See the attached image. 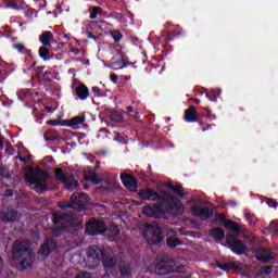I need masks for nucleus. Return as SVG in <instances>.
<instances>
[{
  "instance_id": "obj_1",
  "label": "nucleus",
  "mask_w": 278,
  "mask_h": 278,
  "mask_svg": "<svg viewBox=\"0 0 278 278\" xmlns=\"http://www.w3.org/2000/svg\"><path fill=\"white\" fill-rule=\"evenodd\" d=\"M139 199L142 201H162L163 210H167L165 213L170 216H181L186 208L179 198L172 195L170 193H164L161 195L154 189H141L138 192Z\"/></svg>"
},
{
  "instance_id": "obj_2",
  "label": "nucleus",
  "mask_w": 278,
  "mask_h": 278,
  "mask_svg": "<svg viewBox=\"0 0 278 278\" xmlns=\"http://www.w3.org/2000/svg\"><path fill=\"white\" fill-rule=\"evenodd\" d=\"M11 254L17 270H29L34 266L36 253L27 241L16 240L12 244Z\"/></svg>"
},
{
  "instance_id": "obj_3",
  "label": "nucleus",
  "mask_w": 278,
  "mask_h": 278,
  "mask_svg": "<svg viewBox=\"0 0 278 278\" xmlns=\"http://www.w3.org/2000/svg\"><path fill=\"white\" fill-rule=\"evenodd\" d=\"M101 263L105 270H111L118 264V258L111 255L110 252L101 250L98 245H90L87 251V268L94 270Z\"/></svg>"
},
{
  "instance_id": "obj_4",
  "label": "nucleus",
  "mask_w": 278,
  "mask_h": 278,
  "mask_svg": "<svg viewBox=\"0 0 278 278\" xmlns=\"http://www.w3.org/2000/svg\"><path fill=\"white\" fill-rule=\"evenodd\" d=\"M143 228V238L149 242V244H161L164 240V230L157 222L146 223Z\"/></svg>"
},
{
  "instance_id": "obj_5",
  "label": "nucleus",
  "mask_w": 278,
  "mask_h": 278,
  "mask_svg": "<svg viewBox=\"0 0 278 278\" xmlns=\"http://www.w3.org/2000/svg\"><path fill=\"white\" fill-rule=\"evenodd\" d=\"M26 181L30 186H35L37 190H47V179H49V175L42 168L30 167L26 173Z\"/></svg>"
},
{
  "instance_id": "obj_6",
  "label": "nucleus",
  "mask_w": 278,
  "mask_h": 278,
  "mask_svg": "<svg viewBox=\"0 0 278 278\" xmlns=\"http://www.w3.org/2000/svg\"><path fill=\"white\" fill-rule=\"evenodd\" d=\"M156 201V204H146L141 210V214L149 218H166V211H164L162 200Z\"/></svg>"
},
{
  "instance_id": "obj_7",
  "label": "nucleus",
  "mask_w": 278,
  "mask_h": 278,
  "mask_svg": "<svg viewBox=\"0 0 278 278\" xmlns=\"http://www.w3.org/2000/svg\"><path fill=\"white\" fill-rule=\"evenodd\" d=\"M154 271L160 277H164V275L179 273V267H175L169 261L161 260L157 264H155Z\"/></svg>"
},
{
  "instance_id": "obj_8",
  "label": "nucleus",
  "mask_w": 278,
  "mask_h": 278,
  "mask_svg": "<svg viewBox=\"0 0 278 278\" xmlns=\"http://www.w3.org/2000/svg\"><path fill=\"white\" fill-rule=\"evenodd\" d=\"M129 56L125 55L123 51H118V56H113L111 59V65L110 68L112 71H123V68H127L129 66Z\"/></svg>"
},
{
  "instance_id": "obj_9",
  "label": "nucleus",
  "mask_w": 278,
  "mask_h": 278,
  "mask_svg": "<svg viewBox=\"0 0 278 278\" xmlns=\"http://www.w3.org/2000/svg\"><path fill=\"white\" fill-rule=\"evenodd\" d=\"M58 251V241L53 238H48L41 244L38 253L42 257H49L51 253H55Z\"/></svg>"
},
{
  "instance_id": "obj_10",
  "label": "nucleus",
  "mask_w": 278,
  "mask_h": 278,
  "mask_svg": "<svg viewBox=\"0 0 278 278\" xmlns=\"http://www.w3.org/2000/svg\"><path fill=\"white\" fill-rule=\"evenodd\" d=\"M86 231L89 236H101V233L108 231V226L103 220H93L86 226Z\"/></svg>"
},
{
  "instance_id": "obj_11",
  "label": "nucleus",
  "mask_w": 278,
  "mask_h": 278,
  "mask_svg": "<svg viewBox=\"0 0 278 278\" xmlns=\"http://www.w3.org/2000/svg\"><path fill=\"white\" fill-rule=\"evenodd\" d=\"M277 254L270 251V249L258 248L255 250V258L257 262H263V264H268V262L275 260Z\"/></svg>"
},
{
  "instance_id": "obj_12",
  "label": "nucleus",
  "mask_w": 278,
  "mask_h": 278,
  "mask_svg": "<svg viewBox=\"0 0 278 278\" xmlns=\"http://www.w3.org/2000/svg\"><path fill=\"white\" fill-rule=\"evenodd\" d=\"M71 201L73 202L74 205H77L78 207H76V210H78V212H81V210H84V207H86V203H88V201H90V195H88V193L86 192H74L71 195Z\"/></svg>"
},
{
  "instance_id": "obj_13",
  "label": "nucleus",
  "mask_w": 278,
  "mask_h": 278,
  "mask_svg": "<svg viewBox=\"0 0 278 278\" xmlns=\"http://www.w3.org/2000/svg\"><path fill=\"white\" fill-rule=\"evenodd\" d=\"M18 218V211L8 207L2 211H0V220L2 223H16V219Z\"/></svg>"
},
{
  "instance_id": "obj_14",
  "label": "nucleus",
  "mask_w": 278,
  "mask_h": 278,
  "mask_svg": "<svg viewBox=\"0 0 278 278\" xmlns=\"http://www.w3.org/2000/svg\"><path fill=\"white\" fill-rule=\"evenodd\" d=\"M191 214L197 218H203V220H207V218H212L214 216V211L210 210L207 206H191Z\"/></svg>"
},
{
  "instance_id": "obj_15",
  "label": "nucleus",
  "mask_w": 278,
  "mask_h": 278,
  "mask_svg": "<svg viewBox=\"0 0 278 278\" xmlns=\"http://www.w3.org/2000/svg\"><path fill=\"white\" fill-rule=\"evenodd\" d=\"M122 184L129 190L130 192H137L138 191V180H136V177L129 174H122L121 175Z\"/></svg>"
},
{
  "instance_id": "obj_16",
  "label": "nucleus",
  "mask_w": 278,
  "mask_h": 278,
  "mask_svg": "<svg viewBox=\"0 0 278 278\" xmlns=\"http://www.w3.org/2000/svg\"><path fill=\"white\" fill-rule=\"evenodd\" d=\"M229 249L235 255H247V253H249V248L247 247L244 241H242L240 239L232 242V244L229 247Z\"/></svg>"
},
{
  "instance_id": "obj_17",
  "label": "nucleus",
  "mask_w": 278,
  "mask_h": 278,
  "mask_svg": "<svg viewBox=\"0 0 278 278\" xmlns=\"http://www.w3.org/2000/svg\"><path fill=\"white\" fill-rule=\"evenodd\" d=\"M39 41L43 47H51V45H58V41L53 39V33L46 30L39 36Z\"/></svg>"
},
{
  "instance_id": "obj_18",
  "label": "nucleus",
  "mask_w": 278,
  "mask_h": 278,
  "mask_svg": "<svg viewBox=\"0 0 278 278\" xmlns=\"http://www.w3.org/2000/svg\"><path fill=\"white\" fill-rule=\"evenodd\" d=\"M166 186L176 197H179L180 199L186 197V190L181 187V184L176 182V185H173V182H167Z\"/></svg>"
},
{
  "instance_id": "obj_19",
  "label": "nucleus",
  "mask_w": 278,
  "mask_h": 278,
  "mask_svg": "<svg viewBox=\"0 0 278 278\" xmlns=\"http://www.w3.org/2000/svg\"><path fill=\"white\" fill-rule=\"evenodd\" d=\"M184 121L186 123H197V108L194 105H190L185 110Z\"/></svg>"
},
{
  "instance_id": "obj_20",
  "label": "nucleus",
  "mask_w": 278,
  "mask_h": 278,
  "mask_svg": "<svg viewBox=\"0 0 278 278\" xmlns=\"http://www.w3.org/2000/svg\"><path fill=\"white\" fill-rule=\"evenodd\" d=\"M208 236L215 239V242H223L225 240V230L220 227H215L210 230Z\"/></svg>"
},
{
  "instance_id": "obj_21",
  "label": "nucleus",
  "mask_w": 278,
  "mask_h": 278,
  "mask_svg": "<svg viewBox=\"0 0 278 278\" xmlns=\"http://www.w3.org/2000/svg\"><path fill=\"white\" fill-rule=\"evenodd\" d=\"M51 218L54 225H60V223H63L64 220H71L72 215L64 212H55L52 214Z\"/></svg>"
},
{
  "instance_id": "obj_22",
  "label": "nucleus",
  "mask_w": 278,
  "mask_h": 278,
  "mask_svg": "<svg viewBox=\"0 0 278 278\" xmlns=\"http://www.w3.org/2000/svg\"><path fill=\"white\" fill-rule=\"evenodd\" d=\"M76 94L80 101H86L90 97V90L84 84H80L76 87Z\"/></svg>"
},
{
  "instance_id": "obj_23",
  "label": "nucleus",
  "mask_w": 278,
  "mask_h": 278,
  "mask_svg": "<svg viewBox=\"0 0 278 278\" xmlns=\"http://www.w3.org/2000/svg\"><path fill=\"white\" fill-rule=\"evenodd\" d=\"M65 189L70 190V192H73V190H77L79 188V181L75 179V176H70L65 178L63 181Z\"/></svg>"
},
{
  "instance_id": "obj_24",
  "label": "nucleus",
  "mask_w": 278,
  "mask_h": 278,
  "mask_svg": "<svg viewBox=\"0 0 278 278\" xmlns=\"http://www.w3.org/2000/svg\"><path fill=\"white\" fill-rule=\"evenodd\" d=\"M86 122V116L79 115L74 116L71 119H65V127H77V125H83Z\"/></svg>"
},
{
  "instance_id": "obj_25",
  "label": "nucleus",
  "mask_w": 278,
  "mask_h": 278,
  "mask_svg": "<svg viewBox=\"0 0 278 278\" xmlns=\"http://www.w3.org/2000/svg\"><path fill=\"white\" fill-rule=\"evenodd\" d=\"M225 229H229L230 231H233V233H242V226H240V224L228 219V222H226L225 224Z\"/></svg>"
},
{
  "instance_id": "obj_26",
  "label": "nucleus",
  "mask_w": 278,
  "mask_h": 278,
  "mask_svg": "<svg viewBox=\"0 0 278 278\" xmlns=\"http://www.w3.org/2000/svg\"><path fill=\"white\" fill-rule=\"evenodd\" d=\"M110 119L113 121V123H123L125 121V117L123 116V113L117 110H112L110 113Z\"/></svg>"
},
{
  "instance_id": "obj_27",
  "label": "nucleus",
  "mask_w": 278,
  "mask_h": 278,
  "mask_svg": "<svg viewBox=\"0 0 278 278\" xmlns=\"http://www.w3.org/2000/svg\"><path fill=\"white\" fill-rule=\"evenodd\" d=\"M65 231H66V226L61 225V226L52 228L51 235L53 236V238H60V236H64Z\"/></svg>"
},
{
  "instance_id": "obj_28",
  "label": "nucleus",
  "mask_w": 278,
  "mask_h": 278,
  "mask_svg": "<svg viewBox=\"0 0 278 278\" xmlns=\"http://www.w3.org/2000/svg\"><path fill=\"white\" fill-rule=\"evenodd\" d=\"M47 47L48 46H41L38 50L39 58H41V60H45V62H47V60H50L49 55L51 53V51Z\"/></svg>"
},
{
  "instance_id": "obj_29",
  "label": "nucleus",
  "mask_w": 278,
  "mask_h": 278,
  "mask_svg": "<svg viewBox=\"0 0 278 278\" xmlns=\"http://www.w3.org/2000/svg\"><path fill=\"white\" fill-rule=\"evenodd\" d=\"M166 244L169 249H176V247H181V241L177 238L169 237L166 240Z\"/></svg>"
},
{
  "instance_id": "obj_30",
  "label": "nucleus",
  "mask_w": 278,
  "mask_h": 278,
  "mask_svg": "<svg viewBox=\"0 0 278 278\" xmlns=\"http://www.w3.org/2000/svg\"><path fill=\"white\" fill-rule=\"evenodd\" d=\"M54 176H55V179H58V181H62L63 184L68 178V176H66V174H64V169H62V168H56L54 170Z\"/></svg>"
},
{
  "instance_id": "obj_31",
  "label": "nucleus",
  "mask_w": 278,
  "mask_h": 278,
  "mask_svg": "<svg viewBox=\"0 0 278 278\" xmlns=\"http://www.w3.org/2000/svg\"><path fill=\"white\" fill-rule=\"evenodd\" d=\"M87 181H92L94 186H99V184H101V178L97 176V173L90 172L87 176Z\"/></svg>"
},
{
  "instance_id": "obj_32",
  "label": "nucleus",
  "mask_w": 278,
  "mask_h": 278,
  "mask_svg": "<svg viewBox=\"0 0 278 278\" xmlns=\"http://www.w3.org/2000/svg\"><path fill=\"white\" fill-rule=\"evenodd\" d=\"M59 207L61 210H77V206L73 204V201L70 200V202H60Z\"/></svg>"
},
{
  "instance_id": "obj_33",
  "label": "nucleus",
  "mask_w": 278,
  "mask_h": 278,
  "mask_svg": "<svg viewBox=\"0 0 278 278\" xmlns=\"http://www.w3.org/2000/svg\"><path fill=\"white\" fill-rule=\"evenodd\" d=\"M111 37L113 38L114 42L118 43L121 40H123V34H121V30L114 29L111 30Z\"/></svg>"
},
{
  "instance_id": "obj_34",
  "label": "nucleus",
  "mask_w": 278,
  "mask_h": 278,
  "mask_svg": "<svg viewBox=\"0 0 278 278\" xmlns=\"http://www.w3.org/2000/svg\"><path fill=\"white\" fill-rule=\"evenodd\" d=\"M101 12H103V9H101V7H92L89 18L91 21H94L97 18V16H99V14H101Z\"/></svg>"
},
{
  "instance_id": "obj_35",
  "label": "nucleus",
  "mask_w": 278,
  "mask_h": 278,
  "mask_svg": "<svg viewBox=\"0 0 278 278\" xmlns=\"http://www.w3.org/2000/svg\"><path fill=\"white\" fill-rule=\"evenodd\" d=\"M0 177L2 179H10V168L5 165H0Z\"/></svg>"
},
{
  "instance_id": "obj_36",
  "label": "nucleus",
  "mask_w": 278,
  "mask_h": 278,
  "mask_svg": "<svg viewBox=\"0 0 278 278\" xmlns=\"http://www.w3.org/2000/svg\"><path fill=\"white\" fill-rule=\"evenodd\" d=\"M119 274L123 277H131V267L129 265H124L119 268Z\"/></svg>"
},
{
  "instance_id": "obj_37",
  "label": "nucleus",
  "mask_w": 278,
  "mask_h": 278,
  "mask_svg": "<svg viewBox=\"0 0 278 278\" xmlns=\"http://www.w3.org/2000/svg\"><path fill=\"white\" fill-rule=\"evenodd\" d=\"M47 124L51 125L52 127H66L65 121L49 119Z\"/></svg>"
},
{
  "instance_id": "obj_38",
  "label": "nucleus",
  "mask_w": 278,
  "mask_h": 278,
  "mask_svg": "<svg viewBox=\"0 0 278 278\" xmlns=\"http://www.w3.org/2000/svg\"><path fill=\"white\" fill-rule=\"evenodd\" d=\"M215 218H216V220H218V223L223 224L224 227H225L226 223L229 222V219H226L225 215H223L222 213H216Z\"/></svg>"
},
{
  "instance_id": "obj_39",
  "label": "nucleus",
  "mask_w": 278,
  "mask_h": 278,
  "mask_svg": "<svg viewBox=\"0 0 278 278\" xmlns=\"http://www.w3.org/2000/svg\"><path fill=\"white\" fill-rule=\"evenodd\" d=\"M229 267L230 270H242V264L238 263V262H229Z\"/></svg>"
},
{
  "instance_id": "obj_40",
  "label": "nucleus",
  "mask_w": 278,
  "mask_h": 278,
  "mask_svg": "<svg viewBox=\"0 0 278 278\" xmlns=\"http://www.w3.org/2000/svg\"><path fill=\"white\" fill-rule=\"evenodd\" d=\"M238 239H236V237L231 233H228L226 236V243L228 244V247L232 245L233 242H237Z\"/></svg>"
},
{
  "instance_id": "obj_41",
  "label": "nucleus",
  "mask_w": 278,
  "mask_h": 278,
  "mask_svg": "<svg viewBox=\"0 0 278 278\" xmlns=\"http://www.w3.org/2000/svg\"><path fill=\"white\" fill-rule=\"evenodd\" d=\"M13 49H16V51H18V53H22V55H23L27 48H25V45H23V43H15V45H13Z\"/></svg>"
},
{
  "instance_id": "obj_42",
  "label": "nucleus",
  "mask_w": 278,
  "mask_h": 278,
  "mask_svg": "<svg viewBox=\"0 0 278 278\" xmlns=\"http://www.w3.org/2000/svg\"><path fill=\"white\" fill-rule=\"evenodd\" d=\"M206 114L203 115L204 118H210L211 121H216V114H212V110L210 108L205 109Z\"/></svg>"
},
{
  "instance_id": "obj_43",
  "label": "nucleus",
  "mask_w": 278,
  "mask_h": 278,
  "mask_svg": "<svg viewBox=\"0 0 278 278\" xmlns=\"http://www.w3.org/2000/svg\"><path fill=\"white\" fill-rule=\"evenodd\" d=\"M43 138H45L46 142H53V141L58 140V137H55L54 135H51L49 132H46L43 135Z\"/></svg>"
},
{
  "instance_id": "obj_44",
  "label": "nucleus",
  "mask_w": 278,
  "mask_h": 278,
  "mask_svg": "<svg viewBox=\"0 0 278 278\" xmlns=\"http://www.w3.org/2000/svg\"><path fill=\"white\" fill-rule=\"evenodd\" d=\"M109 16L111 18H116L117 21H123V18H125V15L123 13H118V12L111 13Z\"/></svg>"
},
{
  "instance_id": "obj_45",
  "label": "nucleus",
  "mask_w": 278,
  "mask_h": 278,
  "mask_svg": "<svg viewBox=\"0 0 278 278\" xmlns=\"http://www.w3.org/2000/svg\"><path fill=\"white\" fill-rule=\"evenodd\" d=\"M217 268H219L220 270H225L226 273H229L230 270L229 262L224 264H217Z\"/></svg>"
},
{
  "instance_id": "obj_46",
  "label": "nucleus",
  "mask_w": 278,
  "mask_h": 278,
  "mask_svg": "<svg viewBox=\"0 0 278 278\" xmlns=\"http://www.w3.org/2000/svg\"><path fill=\"white\" fill-rule=\"evenodd\" d=\"M49 75H51V71H46L43 73V79L47 84H51V81H53V78L49 77Z\"/></svg>"
},
{
  "instance_id": "obj_47",
  "label": "nucleus",
  "mask_w": 278,
  "mask_h": 278,
  "mask_svg": "<svg viewBox=\"0 0 278 278\" xmlns=\"http://www.w3.org/2000/svg\"><path fill=\"white\" fill-rule=\"evenodd\" d=\"M266 203H267V205H268L269 207H274V208H277V207H278V202L275 201L274 199H267Z\"/></svg>"
},
{
  "instance_id": "obj_48",
  "label": "nucleus",
  "mask_w": 278,
  "mask_h": 278,
  "mask_svg": "<svg viewBox=\"0 0 278 278\" xmlns=\"http://www.w3.org/2000/svg\"><path fill=\"white\" fill-rule=\"evenodd\" d=\"M87 38H90L91 40H99V36L92 34V31H90V28H87Z\"/></svg>"
},
{
  "instance_id": "obj_49",
  "label": "nucleus",
  "mask_w": 278,
  "mask_h": 278,
  "mask_svg": "<svg viewBox=\"0 0 278 278\" xmlns=\"http://www.w3.org/2000/svg\"><path fill=\"white\" fill-rule=\"evenodd\" d=\"M200 126L202 127V131H205L207 129H212V124H206L204 122H200Z\"/></svg>"
},
{
  "instance_id": "obj_50",
  "label": "nucleus",
  "mask_w": 278,
  "mask_h": 278,
  "mask_svg": "<svg viewBox=\"0 0 278 278\" xmlns=\"http://www.w3.org/2000/svg\"><path fill=\"white\" fill-rule=\"evenodd\" d=\"M76 278H92V276L90 275V273L86 271L78 274Z\"/></svg>"
},
{
  "instance_id": "obj_51",
  "label": "nucleus",
  "mask_w": 278,
  "mask_h": 278,
  "mask_svg": "<svg viewBox=\"0 0 278 278\" xmlns=\"http://www.w3.org/2000/svg\"><path fill=\"white\" fill-rule=\"evenodd\" d=\"M7 8H11L12 10H18V4L16 2H8Z\"/></svg>"
},
{
  "instance_id": "obj_52",
  "label": "nucleus",
  "mask_w": 278,
  "mask_h": 278,
  "mask_svg": "<svg viewBox=\"0 0 278 278\" xmlns=\"http://www.w3.org/2000/svg\"><path fill=\"white\" fill-rule=\"evenodd\" d=\"M110 80L112 81V84H118V75L116 74L111 75Z\"/></svg>"
},
{
  "instance_id": "obj_53",
  "label": "nucleus",
  "mask_w": 278,
  "mask_h": 278,
  "mask_svg": "<svg viewBox=\"0 0 278 278\" xmlns=\"http://www.w3.org/2000/svg\"><path fill=\"white\" fill-rule=\"evenodd\" d=\"M206 98L210 99L213 103H216L217 101L216 96L214 93L213 94L206 93Z\"/></svg>"
},
{
  "instance_id": "obj_54",
  "label": "nucleus",
  "mask_w": 278,
  "mask_h": 278,
  "mask_svg": "<svg viewBox=\"0 0 278 278\" xmlns=\"http://www.w3.org/2000/svg\"><path fill=\"white\" fill-rule=\"evenodd\" d=\"M54 45H56V48L54 49V51H60V49H64V45H66V43H64V42H56Z\"/></svg>"
},
{
  "instance_id": "obj_55",
  "label": "nucleus",
  "mask_w": 278,
  "mask_h": 278,
  "mask_svg": "<svg viewBox=\"0 0 278 278\" xmlns=\"http://www.w3.org/2000/svg\"><path fill=\"white\" fill-rule=\"evenodd\" d=\"M23 55H28V58H34V52H31V50H28L26 48V50H24V54Z\"/></svg>"
},
{
  "instance_id": "obj_56",
  "label": "nucleus",
  "mask_w": 278,
  "mask_h": 278,
  "mask_svg": "<svg viewBox=\"0 0 278 278\" xmlns=\"http://www.w3.org/2000/svg\"><path fill=\"white\" fill-rule=\"evenodd\" d=\"M264 273L265 275H270V273H273V267L271 266L265 267Z\"/></svg>"
},
{
  "instance_id": "obj_57",
  "label": "nucleus",
  "mask_w": 278,
  "mask_h": 278,
  "mask_svg": "<svg viewBox=\"0 0 278 278\" xmlns=\"http://www.w3.org/2000/svg\"><path fill=\"white\" fill-rule=\"evenodd\" d=\"M91 90L94 94H99L101 92V88L99 87H92Z\"/></svg>"
},
{
  "instance_id": "obj_58",
  "label": "nucleus",
  "mask_w": 278,
  "mask_h": 278,
  "mask_svg": "<svg viewBox=\"0 0 278 278\" xmlns=\"http://www.w3.org/2000/svg\"><path fill=\"white\" fill-rule=\"evenodd\" d=\"M212 92H213V94H214L215 97H220V93L223 92V90L217 89V90H212Z\"/></svg>"
},
{
  "instance_id": "obj_59",
  "label": "nucleus",
  "mask_w": 278,
  "mask_h": 278,
  "mask_svg": "<svg viewBox=\"0 0 278 278\" xmlns=\"http://www.w3.org/2000/svg\"><path fill=\"white\" fill-rule=\"evenodd\" d=\"M17 160H20V162L27 163V157H23V156L18 155Z\"/></svg>"
},
{
  "instance_id": "obj_60",
  "label": "nucleus",
  "mask_w": 278,
  "mask_h": 278,
  "mask_svg": "<svg viewBox=\"0 0 278 278\" xmlns=\"http://www.w3.org/2000/svg\"><path fill=\"white\" fill-rule=\"evenodd\" d=\"M139 179H141V181L147 180V174L139 175Z\"/></svg>"
},
{
  "instance_id": "obj_61",
  "label": "nucleus",
  "mask_w": 278,
  "mask_h": 278,
  "mask_svg": "<svg viewBox=\"0 0 278 278\" xmlns=\"http://www.w3.org/2000/svg\"><path fill=\"white\" fill-rule=\"evenodd\" d=\"M126 111L128 112V114L134 113V106H127Z\"/></svg>"
},
{
  "instance_id": "obj_62",
  "label": "nucleus",
  "mask_w": 278,
  "mask_h": 278,
  "mask_svg": "<svg viewBox=\"0 0 278 278\" xmlns=\"http://www.w3.org/2000/svg\"><path fill=\"white\" fill-rule=\"evenodd\" d=\"M245 219L250 222V225L252 224V222H251V214L247 213L245 214Z\"/></svg>"
},
{
  "instance_id": "obj_63",
  "label": "nucleus",
  "mask_w": 278,
  "mask_h": 278,
  "mask_svg": "<svg viewBox=\"0 0 278 278\" xmlns=\"http://www.w3.org/2000/svg\"><path fill=\"white\" fill-rule=\"evenodd\" d=\"M134 118H135L136 121H138V119L140 118V113L135 112Z\"/></svg>"
},
{
  "instance_id": "obj_64",
  "label": "nucleus",
  "mask_w": 278,
  "mask_h": 278,
  "mask_svg": "<svg viewBox=\"0 0 278 278\" xmlns=\"http://www.w3.org/2000/svg\"><path fill=\"white\" fill-rule=\"evenodd\" d=\"M63 38H64L65 40H71V37H70L68 35H66V34H63Z\"/></svg>"
}]
</instances>
